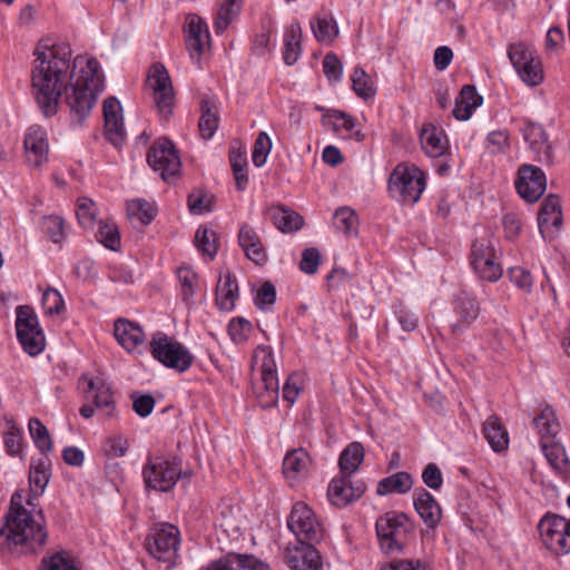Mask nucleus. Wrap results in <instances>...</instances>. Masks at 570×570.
Returning a JSON list of instances; mask_svg holds the SVG:
<instances>
[{"mask_svg":"<svg viewBox=\"0 0 570 570\" xmlns=\"http://www.w3.org/2000/svg\"><path fill=\"white\" fill-rule=\"evenodd\" d=\"M311 463L312 459L305 449H293L286 453L283 460V473L288 480L304 478L308 472Z\"/></svg>","mask_w":570,"mask_h":570,"instance_id":"25","label":"nucleus"},{"mask_svg":"<svg viewBox=\"0 0 570 570\" xmlns=\"http://www.w3.org/2000/svg\"><path fill=\"white\" fill-rule=\"evenodd\" d=\"M185 33L186 47L190 59L195 63L200 65L202 56L210 42V35L206 21L197 14L189 16Z\"/></svg>","mask_w":570,"mask_h":570,"instance_id":"16","label":"nucleus"},{"mask_svg":"<svg viewBox=\"0 0 570 570\" xmlns=\"http://www.w3.org/2000/svg\"><path fill=\"white\" fill-rule=\"evenodd\" d=\"M287 528L298 542H321L324 528L315 512L304 502L293 504L287 518Z\"/></svg>","mask_w":570,"mask_h":570,"instance_id":"10","label":"nucleus"},{"mask_svg":"<svg viewBox=\"0 0 570 570\" xmlns=\"http://www.w3.org/2000/svg\"><path fill=\"white\" fill-rule=\"evenodd\" d=\"M508 56L517 72L524 70L525 65L537 58L533 50L522 42L511 45Z\"/></svg>","mask_w":570,"mask_h":570,"instance_id":"47","label":"nucleus"},{"mask_svg":"<svg viewBox=\"0 0 570 570\" xmlns=\"http://www.w3.org/2000/svg\"><path fill=\"white\" fill-rule=\"evenodd\" d=\"M200 118L198 128L204 139H210L218 128V114L215 104L204 98L200 101Z\"/></svg>","mask_w":570,"mask_h":570,"instance_id":"37","label":"nucleus"},{"mask_svg":"<svg viewBox=\"0 0 570 570\" xmlns=\"http://www.w3.org/2000/svg\"><path fill=\"white\" fill-rule=\"evenodd\" d=\"M482 102L483 98L478 94L475 87L465 85L455 99L452 114L458 120H468L471 118L473 110L480 107Z\"/></svg>","mask_w":570,"mask_h":570,"instance_id":"28","label":"nucleus"},{"mask_svg":"<svg viewBox=\"0 0 570 570\" xmlns=\"http://www.w3.org/2000/svg\"><path fill=\"white\" fill-rule=\"evenodd\" d=\"M272 149V140L267 132L261 131L254 142L252 160L256 167H262Z\"/></svg>","mask_w":570,"mask_h":570,"instance_id":"52","label":"nucleus"},{"mask_svg":"<svg viewBox=\"0 0 570 570\" xmlns=\"http://www.w3.org/2000/svg\"><path fill=\"white\" fill-rule=\"evenodd\" d=\"M78 389L81 392H110V386L101 376L92 377L88 375H82L78 380Z\"/></svg>","mask_w":570,"mask_h":570,"instance_id":"61","label":"nucleus"},{"mask_svg":"<svg viewBox=\"0 0 570 570\" xmlns=\"http://www.w3.org/2000/svg\"><path fill=\"white\" fill-rule=\"evenodd\" d=\"M522 81L529 86H537L543 80L541 61L537 57L531 63L525 65L524 70L518 72Z\"/></svg>","mask_w":570,"mask_h":570,"instance_id":"58","label":"nucleus"},{"mask_svg":"<svg viewBox=\"0 0 570 570\" xmlns=\"http://www.w3.org/2000/svg\"><path fill=\"white\" fill-rule=\"evenodd\" d=\"M497 240L487 235L476 238L471 246V265L480 278L497 282L502 277L503 271L497 262Z\"/></svg>","mask_w":570,"mask_h":570,"instance_id":"9","label":"nucleus"},{"mask_svg":"<svg viewBox=\"0 0 570 570\" xmlns=\"http://www.w3.org/2000/svg\"><path fill=\"white\" fill-rule=\"evenodd\" d=\"M22 502V492H14L0 528L1 554H35L47 541L48 533L41 512L33 514Z\"/></svg>","mask_w":570,"mask_h":570,"instance_id":"2","label":"nucleus"},{"mask_svg":"<svg viewBox=\"0 0 570 570\" xmlns=\"http://www.w3.org/2000/svg\"><path fill=\"white\" fill-rule=\"evenodd\" d=\"M364 460V448L360 442H352L341 453L338 465L342 474L352 475Z\"/></svg>","mask_w":570,"mask_h":570,"instance_id":"38","label":"nucleus"},{"mask_svg":"<svg viewBox=\"0 0 570 570\" xmlns=\"http://www.w3.org/2000/svg\"><path fill=\"white\" fill-rule=\"evenodd\" d=\"M254 301H255V305L261 309H265V308L274 305V303L276 301L275 286L271 282H265L257 291V294H256Z\"/></svg>","mask_w":570,"mask_h":570,"instance_id":"60","label":"nucleus"},{"mask_svg":"<svg viewBox=\"0 0 570 570\" xmlns=\"http://www.w3.org/2000/svg\"><path fill=\"white\" fill-rule=\"evenodd\" d=\"M413 503L424 523L434 529L441 521L442 510L435 498L425 489L415 490Z\"/></svg>","mask_w":570,"mask_h":570,"instance_id":"23","label":"nucleus"},{"mask_svg":"<svg viewBox=\"0 0 570 570\" xmlns=\"http://www.w3.org/2000/svg\"><path fill=\"white\" fill-rule=\"evenodd\" d=\"M375 530L382 552L395 554L407 547L414 523L404 512L389 511L376 519Z\"/></svg>","mask_w":570,"mask_h":570,"instance_id":"3","label":"nucleus"},{"mask_svg":"<svg viewBox=\"0 0 570 570\" xmlns=\"http://www.w3.org/2000/svg\"><path fill=\"white\" fill-rule=\"evenodd\" d=\"M483 434L494 452H501L509 445V435L497 416H490L483 424Z\"/></svg>","mask_w":570,"mask_h":570,"instance_id":"35","label":"nucleus"},{"mask_svg":"<svg viewBox=\"0 0 570 570\" xmlns=\"http://www.w3.org/2000/svg\"><path fill=\"white\" fill-rule=\"evenodd\" d=\"M126 215L130 225L140 230L142 227V199H130L126 204Z\"/></svg>","mask_w":570,"mask_h":570,"instance_id":"62","label":"nucleus"},{"mask_svg":"<svg viewBox=\"0 0 570 570\" xmlns=\"http://www.w3.org/2000/svg\"><path fill=\"white\" fill-rule=\"evenodd\" d=\"M128 440L121 434H112L104 442V451L108 456H122L128 450Z\"/></svg>","mask_w":570,"mask_h":570,"instance_id":"56","label":"nucleus"},{"mask_svg":"<svg viewBox=\"0 0 570 570\" xmlns=\"http://www.w3.org/2000/svg\"><path fill=\"white\" fill-rule=\"evenodd\" d=\"M456 314L459 321L453 324L454 333H462L471 325L480 314V307L476 299L466 292H461L456 297Z\"/></svg>","mask_w":570,"mask_h":570,"instance_id":"26","label":"nucleus"},{"mask_svg":"<svg viewBox=\"0 0 570 570\" xmlns=\"http://www.w3.org/2000/svg\"><path fill=\"white\" fill-rule=\"evenodd\" d=\"M35 56L31 81L36 101L43 115H56L59 99L65 92L72 124L81 125L105 88L104 75L97 59L76 57L68 85L71 58L68 45H40L35 50Z\"/></svg>","mask_w":570,"mask_h":570,"instance_id":"1","label":"nucleus"},{"mask_svg":"<svg viewBox=\"0 0 570 570\" xmlns=\"http://www.w3.org/2000/svg\"><path fill=\"white\" fill-rule=\"evenodd\" d=\"M253 326L245 317H233L227 327L230 340L236 344H242L249 338Z\"/></svg>","mask_w":570,"mask_h":570,"instance_id":"49","label":"nucleus"},{"mask_svg":"<svg viewBox=\"0 0 570 570\" xmlns=\"http://www.w3.org/2000/svg\"><path fill=\"white\" fill-rule=\"evenodd\" d=\"M562 222V213L560 207V200L557 196L550 195L541 204L538 213V224L541 229L552 227H559Z\"/></svg>","mask_w":570,"mask_h":570,"instance_id":"36","label":"nucleus"},{"mask_svg":"<svg viewBox=\"0 0 570 570\" xmlns=\"http://www.w3.org/2000/svg\"><path fill=\"white\" fill-rule=\"evenodd\" d=\"M522 134L537 161L543 165L554 163L553 149L542 126L529 122L522 128Z\"/></svg>","mask_w":570,"mask_h":570,"instance_id":"19","label":"nucleus"},{"mask_svg":"<svg viewBox=\"0 0 570 570\" xmlns=\"http://www.w3.org/2000/svg\"><path fill=\"white\" fill-rule=\"evenodd\" d=\"M145 549L158 562L169 570L177 566L179 560L180 531L174 524L163 522L150 528Z\"/></svg>","mask_w":570,"mask_h":570,"instance_id":"6","label":"nucleus"},{"mask_svg":"<svg viewBox=\"0 0 570 570\" xmlns=\"http://www.w3.org/2000/svg\"><path fill=\"white\" fill-rule=\"evenodd\" d=\"M302 52V29L297 22L291 23L284 33L283 59L287 66L294 65Z\"/></svg>","mask_w":570,"mask_h":570,"instance_id":"32","label":"nucleus"},{"mask_svg":"<svg viewBox=\"0 0 570 570\" xmlns=\"http://www.w3.org/2000/svg\"><path fill=\"white\" fill-rule=\"evenodd\" d=\"M538 530L544 547L553 554L564 556L570 552V541L564 533V518L548 512L540 520Z\"/></svg>","mask_w":570,"mask_h":570,"instance_id":"12","label":"nucleus"},{"mask_svg":"<svg viewBox=\"0 0 570 570\" xmlns=\"http://www.w3.org/2000/svg\"><path fill=\"white\" fill-rule=\"evenodd\" d=\"M311 28L320 42L330 43L338 35L336 21L332 17H317L311 21Z\"/></svg>","mask_w":570,"mask_h":570,"instance_id":"43","label":"nucleus"},{"mask_svg":"<svg viewBox=\"0 0 570 570\" xmlns=\"http://www.w3.org/2000/svg\"><path fill=\"white\" fill-rule=\"evenodd\" d=\"M181 474V469L175 460L156 458L150 460L148 469H145V484L147 488L166 492L176 484Z\"/></svg>","mask_w":570,"mask_h":570,"instance_id":"13","label":"nucleus"},{"mask_svg":"<svg viewBox=\"0 0 570 570\" xmlns=\"http://www.w3.org/2000/svg\"><path fill=\"white\" fill-rule=\"evenodd\" d=\"M366 491V485L362 481L353 483L351 475L342 474L334 478L327 489V497L332 504L336 507H346L348 503L358 500Z\"/></svg>","mask_w":570,"mask_h":570,"instance_id":"18","label":"nucleus"},{"mask_svg":"<svg viewBox=\"0 0 570 570\" xmlns=\"http://www.w3.org/2000/svg\"><path fill=\"white\" fill-rule=\"evenodd\" d=\"M426 187L425 174L415 165L400 163L389 178V193L403 205L416 204Z\"/></svg>","mask_w":570,"mask_h":570,"instance_id":"4","label":"nucleus"},{"mask_svg":"<svg viewBox=\"0 0 570 570\" xmlns=\"http://www.w3.org/2000/svg\"><path fill=\"white\" fill-rule=\"evenodd\" d=\"M145 85L150 90L153 108L160 121H168L176 107V92L164 63L155 62L149 67Z\"/></svg>","mask_w":570,"mask_h":570,"instance_id":"5","label":"nucleus"},{"mask_svg":"<svg viewBox=\"0 0 570 570\" xmlns=\"http://www.w3.org/2000/svg\"><path fill=\"white\" fill-rule=\"evenodd\" d=\"M351 80L352 88L358 97L367 100L375 96L376 89L374 87V83L370 76L362 68L356 67L353 70Z\"/></svg>","mask_w":570,"mask_h":570,"instance_id":"44","label":"nucleus"},{"mask_svg":"<svg viewBox=\"0 0 570 570\" xmlns=\"http://www.w3.org/2000/svg\"><path fill=\"white\" fill-rule=\"evenodd\" d=\"M104 128L106 138L114 145L124 142L126 130L124 126L122 108L116 97H108L102 104Z\"/></svg>","mask_w":570,"mask_h":570,"instance_id":"17","label":"nucleus"},{"mask_svg":"<svg viewBox=\"0 0 570 570\" xmlns=\"http://www.w3.org/2000/svg\"><path fill=\"white\" fill-rule=\"evenodd\" d=\"M420 142L424 153L432 158L443 156L449 147L444 130L431 122L424 124L420 131Z\"/></svg>","mask_w":570,"mask_h":570,"instance_id":"22","label":"nucleus"},{"mask_svg":"<svg viewBox=\"0 0 570 570\" xmlns=\"http://www.w3.org/2000/svg\"><path fill=\"white\" fill-rule=\"evenodd\" d=\"M149 352L157 362L178 373L189 370L194 362L190 351L183 343L164 332L153 334L149 342Z\"/></svg>","mask_w":570,"mask_h":570,"instance_id":"7","label":"nucleus"},{"mask_svg":"<svg viewBox=\"0 0 570 570\" xmlns=\"http://www.w3.org/2000/svg\"><path fill=\"white\" fill-rule=\"evenodd\" d=\"M271 218L276 226L283 233H293L302 228L303 217L283 205L272 206L269 208Z\"/></svg>","mask_w":570,"mask_h":570,"instance_id":"29","label":"nucleus"},{"mask_svg":"<svg viewBox=\"0 0 570 570\" xmlns=\"http://www.w3.org/2000/svg\"><path fill=\"white\" fill-rule=\"evenodd\" d=\"M26 159L30 166L39 167L48 160L47 132L40 126H31L24 137Z\"/></svg>","mask_w":570,"mask_h":570,"instance_id":"20","label":"nucleus"},{"mask_svg":"<svg viewBox=\"0 0 570 570\" xmlns=\"http://www.w3.org/2000/svg\"><path fill=\"white\" fill-rule=\"evenodd\" d=\"M546 187L547 178L541 168L528 164L519 168L515 188L524 200L537 202L543 195Z\"/></svg>","mask_w":570,"mask_h":570,"instance_id":"14","label":"nucleus"},{"mask_svg":"<svg viewBox=\"0 0 570 570\" xmlns=\"http://www.w3.org/2000/svg\"><path fill=\"white\" fill-rule=\"evenodd\" d=\"M214 197L203 190H195L188 195L187 205L193 215H203L212 212Z\"/></svg>","mask_w":570,"mask_h":570,"instance_id":"50","label":"nucleus"},{"mask_svg":"<svg viewBox=\"0 0 570 570\" xmlns=\"http://www.w3.org/2000/svg\"><path fill=\"white\" fill-rule=\"evenodd\" d=\"M16 314L17 338L23 351L31 356L40 354L46 347V337L33 308L20 305Z\"/></svg>","mask_w":570,"mask_h":570,"instance_id":"8","label":"nucleus"},{"mask_svg":"<svg viewBox=\"0 0 570 570\" xmlns=\"http://www.w3.org/2000/svg\"><path fill=\"white\" fill-rule=\"evenodd\" d=\"M43 234L53 243H61L65 238V223L58 215L43 216L40 223Z\"/></svg>","mask_w":570,"mask_h":570,"instance_id":"48","label":"nucleus"},{"mask_svg":"<svg viewBox=\"0 0 570 570\" xmlns=\"http://www.w3.org/2000/svg\"><path fill=\"white\" fill-rule=\"evenodd\" d=\"M147 163L164 180L175 177L181 166L178 151L168 138H160L151 145L147 153Z\"/></svg>","mask_w":570,"mask_h":570,"instance_id":"11","label":"nucleus"},{"mask_svg":"<svg viewBox=\"0 0 570 570\" xmlns=\"http://www.w3.org/2000/svg\"><path fill=\"white\" fill-rule=\"evenodd\" d=\"M238 296V284L236 277L227 273L218 281L216 287V304L220 311L230 312L235 306Z\"/></svg>","mask_w":570,"mask_h":570,"instance_id":"30","label":"nucleus"},{"mask_svg":"<svg viewBox=\"0 0 570 570\" xmlns=\"http://www.w3.org/2000/svg\"><path fill=\"white\" fill-rule=\"evenodd\" d=\"M321 264V253L316 247H308L303 250L302 259L299 262V269L307 274L313 275L317 272Z\"/></svg>","mask_w":570,"mask_h":570,"instance_id":"57","label":"nucleus"},{"mask_svg":"<svg viewBox=\"0 0 570 570\" xmlns=\"http://www.w3.org/2000/svg\"><path fill=\"white\" fill-rule=\"evenodd\" d=\"M96 238L106 248L110 250H118L120 247V235L118 227L115 223L104 222L99 223V228Z\"/></svg>","mask_w":570,"mask_h":570,"instance_id":"46","label":"nucleus"},{"mask_svg":"<svg viewBox=\"0 0 570 570\" xmlns=\"http://www.w3.org/2000/svg\"><path fill=\"white\" fill-rule=\"evenodd\" d=\"M323 71L328 81H341L343 76V65L335 53L330 52L324 57Z\"/></svg>","mask_w":570,"mask_h":570,"instance_id":"55","label":"nucleus"},{"mask_svg":"<svg viewBox=\"0 0 570 570\" xmlns=\"http://www.w3.org/2000/svg\"><path fill=\"white\" fill-rule=\"evenodd\" d=\"M41 303L45 314L50 316L59 315L65 308V302L61 294L52 287L45 291Z\"/></svg>","mask_w":570,"mask_h":570,"instance_id":"53","label":"nucleus"},{"mask_svg":"<svg viewBox=\"0 0 570 570\" xmlns=\"http://www.w3.org/2000/svg\"><path fill=\"white\" fill-rule=\"evenodd\" d=\"M28 428L35 445L40 451V455H48L52 450V441L48 429L38 417H31Z\"/></svg>","mask_w":570,"mask_h":570,"instance_id":"42","label":"nucleus"},{"mask_svg":"<svg viewBox=\"0 0 570 570\" xmlns=\"http://www.w3.org/2000/svg\"><path fill=\"white\" fill-rule=\"evenodd\" d=\"M91 400H88L80 409L79 413L85 419H90L95 412L105 416L112 417L115 415L116 405L112 394H90Z\"/></svg>","mask_w":570,"mask_h":570,"instance_id":"31","label":"nucleus"},{"mask_svg":"<svg viewBox=\"0 0 570 570\" xmlns=\"http://www.w3.org/2000/svg\"><path fill=\"white\" fill-rule=\"evenodd\" d=\"M412 487V475L405 471H400L382 479L377 483L376 493L379 495H386L390 493L404 494L407 493Z\"/></svg>","mask_w":570,"mask_h":570,"instance_id":"33","label":"nucleus"},{"mask_svg":"<svg viewBox=\"0 0 570 570\" xmlns=\"http://www.w3.org/2000/svg\"><path fill=\"white\" fill-rule=\"evenodd\" d=\"M318 542H298L288 546L285 550L286 564L292 570H320L322 567V557L315 548Z\"/></svg>","mask_w":570,"mask_h":570,"instance_id":"15","label":"nucleus"},{"mask_svg":"<svg viewBox=\"0 0 570 570\" xmlns=\"http://www.w3.org/2000/svg\"><path fill=\"white\" fill-rule=\"evenodd\" d=\"M114 334L118 343L128 352L138 351L142 343V330L139 325L127 320L115 323Z\"/></svg>","mask_w":570,"mask_h":570,"instance_id":"27","label":"nucleus"},{"mask_svg":"<svg viewBox=\"0 0 570 570\" xmlns=\"http://www.w3.org/2000/svg\"><path fill=\"white\" fill-rule=\"evenodd\" d=\"M43 570H79L66 551L42 559Z\"/></svg>","mask_w":570,"mask_h":570,"instance_id":"54","label":"nucleus"},{"mask_svg":"<svg viewBox=\"0 0 570 570\" xmlns=\"http://www.w3.org/2000/svg\"><path fill=\"white\" fill-rule=\"evenodd\" d=\"M382 570H429L421 560L395 559L382 568Z\"/></svg>","mask_w":570,"mask_h":570,"instance_id":"64","label":"nucleus"},{"mask_svg":"<svg viewBox=\"0 0 570 570\" xmlns=\"http://www.w3.org/2000/svg\"><path fill=\"white\" fill-rule=\"evenodd\" d=\"M488 148L492 153H504L509 148V131L507 129H498L491 131L488 137Z\"/></svg>","mask_w":570,"mask_h":570,"instance_id":"63","label":"nucleus"},{"mask_svg":"<svg viewBox=\"0 0 570 570\" xmlns=\"http://www.w3.org/2000/svg\"><path fill=\"white\" fill-rule=\"evenodd\" d=\"M77 218L83 228H91L96 222L97 208L92 199L82 197L78 200Z\"/></svg>","mask_w":570,"mask_h":570,"instance_id":"51","label":"nucleus"},{"mask_svg":"<svg viewBox=\"0 0 570 570\" xmlns=\"http://www.w3.org/2000/svg\"><path fill=\"white\" fill-rule=\"evenodd\" d=\"M533 425L540 434V441H553L560 431V423L554 411L548 405L541 410L539 415L534 416Z\"/></svg>","mask_w":570,"mask_h":570,"instance_id":"34","label":"nucleus"},{"mask_svg":"<svg viewBox=\"0 0 570 570\" xmlns=\"http://www.w3.org/2000/svg\"><path fill=\"white\" fill-rule=\"evenodd\" d=\"M335 228L345 236L357 235L358 217L351 207H340L333 216Z\"/></svg>","mask_w":570,"mask_h":570,"instance_id":"41","label":"nucleus"},{"mask_svg":"<svg viewBox=\"0 0 570 570\" xmlns=\"http://www.w3.org/2000/svg\"><path fill=\"white\" fill-rule=\"evenodd\" d=\"M237 240L248 259L257 265H263L267 262L265 246L252 225L246 222L240 224Z\"/></svg>","mask_w":570,"mask_h":570,"instance_id":"21","label":"nucleus"},{"mask_svg":"<svg viewBox=\"0 0 570 570\" xmlns=\"http://www.w3.org/2000/svg\"><path fill=\"white\" fill-rule=\"evenodd\" d=\"M541 450L549 464L558 472L567 471L569 460L564 448L556 439L553 441H540Z\"/></svg>","mask_w":570,"mask_h":570,"instance_id":"39","label":"nucleus"},{"mask_svg":"<svg viewBox=\"0 0 570 570\" xmlns=\"http://www.w3.org/2000/svg\"><path fill=\"white\" fill-rule=\"evenodd\" d=\"M195 245L199 252L213 259L218 252L217 233L206 225L199 226L195 234Z\"/></svg>","mask_w":570,"mask_h":570,"instance_id":"40","label":"nucleus"},{"mask_svg":"<svg viewBox=\"0 0 570 570\" xmlns=\"http://www.w3.org/2000/svg\"><path fill=\"white\" fill-rule=\"evenodd\" d=\"M508 276L517 287L527 293L531 292L533 278L529 271L520 266L510 267L508 271Z\"/></svg>","mask_w":570,"mask_h":570,"instance_id":"59","label":"nucleus"},{"mask_svg":"<svg viewBox=\"0 0 570 570\" xmlns=\"http://www.w3.org/2000/svg\"><path fill=\"white\" fill-rule=\"evenodd\" d=\"M238 12L239 4L237 3V0H224L214 21L215 32L217 35L223 33Z\"/></svg>","mask_w":570,"mask_h":570,"instance_id":"45","label":"nucleus"},{"mask_svg":"<svg viewBox=\"0 0 570 570\" xmlns=\"http://www.w3.org/2000/svg\"><path fill=\"white\" fill-rule=\"evenodd\" d=\"M51 478V461L48 455L32 459L29 471V484L32 497L38 498L47 488Z\"/></svg>","mask_w":570,"mask_h":570,"instance_id":"24","label":"nucleus"}]
</instances>
